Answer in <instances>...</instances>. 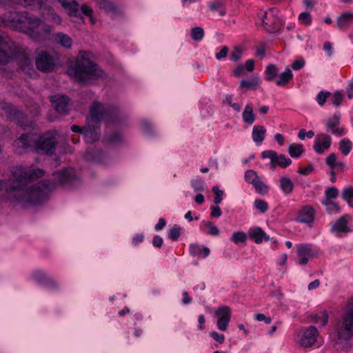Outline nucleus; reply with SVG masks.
<instances>
[{
	"instance_id": "0eeeda50",
	"label": "nucleus",
	"mask_w": 353,
	"mask_h": 353,
	"mask_svg": "<svg viewBox=\"0 0 353 353\" xmlns=\"http://www.w3.org/2000/svg\"><path fill=\"white\" fill-rule=\"evenodd\" d=\"M319 336V332L315 326H309L303 332V334L299 339V343L301 347L304 348H308L313 346L316 342Z\"/></svg>"
},
{
	"instance_id": "338daca9",
	"label": "nucleus",
	"mask_w": 353,
	"mask_h": 353,
	"mask_svg": "<svg viewBox=\"0 0 353 353\" xmlns=\"http://www.w3.org/2000/svg\"><path fill=\"white\" fill-rule=\"evenodd\" d=\"M210 210H211V213H210L211 217L217 218L221 215V210L218 205L212 206L210 208Z\"/></svg>"
},
{
	"instance_id": "b1692460",
	"label": "nucleus",
	"mask_w": 353,
	"mask_h": 353,
	"mask_svg": "<svg viewBox=\"0 0 353 353\" xmlns=\"http://www.w3.org/2000/svg\"><path fill=\"white\" fill-rule=\"evenodd\" d=\"M278 79L276 81V84L279 86H285L286 85L290 80L293 78V74L292 71L287 68L285 72L281 73V74H278Z\"/></svg>"
},
{
	"instance_id": "79ce46f5",
	"label": "nucleus",
	"mask_w": 353,
	"mask_h": 353,
	"mask_svg": "<svg viewBox=\"0 0 353 353\" xmlns=\"http://www.w3.org/2000/svg\"><path fill=\"white\" fill-rule=\"evenodd\" d=\"M232 240L236 244L245 243L247 240V236L243 232H236L232 234Z\"/></svg>"
},
{
	"instance_id": "5701e85b",
	"label": "nucleus",
	"mask_w": 353,
	"mask_h": 353,
	"mask_svg": "<svg viewBox=\"0 0 353 353\" xmlns=\"http://www.w3.org/2000/svg\"><path fill=\"white\" fill-rule=\"evenodd\" d=\"M353 22V13L345 12L342 14L337 19V25L339 29L346 30Z\"/></svg>"
},
{
	"instance_id": "69168bd1",
	"label": "nucleus",
	"mask_w": 353,
	"mask_h": 353,
	"mask_svg": "<svg viewBox=\"0 0 353 353\" xmlns=\"http://www.w3.org/2000/svg\"><path fill=\"white\" fill-rule=\"evenodd\" d=\"M245 67L242 64H239L233 70V74L236 77H239L240 76H241L244 71H245Z\"/></svg>"
},
{
	"instance_id": "1a4fd4ad",
	"label": "nucleus",
	"mask_w": 353,
	"mask_h": 353,
	"mask_svg": "<svg viewBox=\"0 0 353 353\" xmlns=\"http://www.w3.org/2000/svg\"><path fill=\"white\" fill-rule=\"evenodd\" d=\"M277 14L278 10L274 8L264 14L262 24L270 32H274L279 28V19L277 17Z\"/></svg>"
},
{
	"instance_id": "37998d69",
	"label": "nucleus",
	"mask_w": 353,
	"mask_h": 353,
	"mask_svg": "<svg viewBox=\"0 0 353 353\" xmlns=\"http://www.w3.org/2000/svg\"><path fill=\"white\" fill-rule=\"evenodd\" d=\"M243 54V48L240 46H234L232 52L230 54V59L234 61H238L241 59Z\"/></svg>"
},
{
	"instance_id": "c756f323",
	"label": "nucleus",
	"mask_w": 353,
	"mask_h": 353,
	"mask_svg": "<svg viewBox=\"0 0 353 353\" xmlns=\"http://www.w3.org/2000/svg\"><path fill=\"white\" fill-rule=\"evenodd\" d=\"M279 70L274 64H269L265 71V79L268 81H274L279 74Z\"/></svg>"
},
{
	"instance_id": "9d476101",
	"label": "nucleus",
	"mask_w": 353,
	"mask_h": 353,
	"mask_svg": "<svg viewBox=\"0 0 353 353\" xmlns=\"http://www.w3.org/2000/svg\"><path fill=\"white\" fill-rule=\"evenodd\" d=\"M36 65L38 70L44 72H50L54 67V61L49 54L41 52L36 59Z\"/></svg>"
},
{
	"instance_id": "a18cd8bd",
	"label": "nucleus",
	"mask_w": 353,
	"mask_h": 353,
	"mask_svg": "<svg viewBox=\"0 0 353 353\" xmlns=\"http://www.w3.org/2000/svg\"><path fill=\"white\" fill-rule=\"evenodd\" d=\"M258 179L259 176L256 172L252 170L245 172V179L248 183L253 184Z\"/></svg>"
},
{
	"instance_id": "8fccbe9b",
	"label": "nucleus",
	"mask_w": 353,
	"mask_h": 353,
	"mask_svg": "<svg viewBox=\"0 0 353 353\" xmlns=\"http://www.w3.org/2000/svg\"><path fill=\"white\" fill-rule=\"evenodd\" d=\"M212 192L215 194V197L214 199V203L216 205L219 204L222 200V196L223 194V191L219 189L217 186H214L212 188Z\"/></svg>"
},
{
	"instance_id": "2eb2a0df",
	"label": "nucleus",
	"mask_w": 353,
	"mask_h": 353,
	"mask_svg": "<svg viewBox=\"0 0 353 353\" xmlns=\"http://www.w3.org/2000/svg\"><path fill=\"white\" fill-rule=\"evenodd\" d=\"M331 137L325 133H321L316 135L314 149L319 153L322 154L325 150L330 148L331 145Z\"/></svg>"
},
{
	"instance_id": "bb28decb",
	"label": "nucleus",
	"mask_w": 353,
	"mask_h": 353,
	"mask_svg": "<svg viewBox=\"0 0 353 353\" xmlns=\"http://www.w3.org/2000/svg\"><path fill=\"white\" fill-rule=\"evenodd\" d=\"M266 130L262 125H255L252 130V139L255 142H262L265 138Z\"/></svg>"
},
{
	"instance_id": "72a5a7b5",
	"label": "nucleus",
	"mask_w": 353,
	"mask_h": 353,
	"mask_svg": "<svg viewBox=\"0 0 353 353\" xmlns=\"http://www.w3.org/2000/svg\"><path fill=\"white\" fill-rule=\"evenodd\" d=\"M210 8L212 11L217 10L219 12L220 16L223 17L225 14L226 12L224 9V3L221 0H214L209 5Z\"/></svg>"
},
{
	"instance_id": "f8f14e48",
	"label": "nucleus",
	"mask_w": 353,
	"mask_h": 353,
	"mask_svg": "<svg viewBox=\"0 0 353 353\" xmlns=\"http://www.w3.org/2000/svg\"><path fill=\"white\" fill-rule=\"evenodd\" d=\"M83 135L86 137V141L93 143L99 140V123L85 121Z\"/></svg>"
},
{
	"instance_id": "4be33fe9",
	"label": "nucleus",
	"mask_w": 353,
	"mask_h": 353,
	"mask_svg": "<svg viewBox=\"0 0 353 353\" xmlns=\"http://www.w3.org/2000/svg\"><path fill=\"white\" fill-rule=\"evenodd\" d=\"M298 256L300 258L299 263L305 265L308 262L307 256L312 255V248L308 245H299L298 246Z\"/></svg>"
},
{
	"instance_id": "680f3d73",
	"label": "nucleus",
	"mask_w": 353,
	"mask_h": 353,
	"mask_svg": "<svg viewBox=\"0 0 353 353\" xmlns=\"http://www.w3.org/2000/svg\"><path fill=\"white\" fill-rule=\"evenodd\" d=\"M336 156L334 153L330 154L326 159V163L333 169L335 167Z\"/></svg>"
},
{
	"instance_id": "393cba45",
	"label": "nucleus",
	"mask_w": 353,
	"mask_h": 353,
	"mask_svg": "<svg viewBox=\"0 0 353 353\" xmlns=\"http://www.w3.org/2000/svg\"><path fill=\"white\" fill-rule=\"evenodd\" d=\"M332 230L336 232L347 233L349 232V229L347 228V221L345 215L341 216L336 221L335 224L332 226Z\"/></svg>"
},
{
	"instance_id": "c03bdc74",
	"label": "nucleus",
	"mask_w": 353,
	"mask_h": 353,
	"mask_svg": "<svg viewBox=\"0 0 353 353\" xmlns=\"http://www.w3.org/2000/svg\"><path fill=\"white\" fill-rule=\"evenodd\" d=\"M276 152L274 150H267L262 152L261 156L263 158H269L271 160V166L274 168V163L276 157Z\"/></svg>"
},
{
	"instance_id": "603ef678",
	"label": "nucleus",
	"mask_w": 353,
	"mask_h": 353,
	"mask_svg": "<svg viewBox=\"0 0 353 353\" xmlns=\"http://www.w3.org/2000/svg\"><path fill=\"white\" fill-rule=\"evenodd\" d=\"M181 228L179 227H174L172 228L168 234L169 238L172 241H176L178 239L181 234Z\"/></svg>"
},
{
	"instance_id": "de8ad7c7",
	"label": "nucleus",
	"mask_w": 353,
	"mask_h": 353,
	"mask_svg": "<svg viewBox=\"0 0 353 353\" xmlns=\"http://www.w3.org/2000/svg\"><path fill=\"white\" fill-rule=\"evenodd\" d=\"M331 96V93L329 92H323L321 91L319 93L316 100L318 103L320 105H323L327 100V99Z\"/></svg>"
},
{
	"instance_id": "cd10ccee",
	"label": "nucleus",
	"mask_w": 353,
	"mask_h": 353,
	"mask_svg": "<svg viewBox=\"0 0 353 353\" xmlns=\"http://www.w3.org/2000/svg\"><path fill=\"white\" fill-rule=\"evenodd\" d=\"M243 121L248 124H252L255 120V115L253 112V108L251 104H248L243 112Z\"/></svg>"
},
{
	"instance_id": "ddd939ff",
	"label": "nucleus",
	"mask_w": 353,
	"mask_h": 353,
	"mask_svg": "<svg viewBox=\"0 0 353 353\" xmlns=\"http://www.w3.org/2000/svg\"><path fill=\"white\" fill-rule=\"evenodd\" d=\"M106 113V109L103 105L99 103H94L90 108V114L85 121L99 123Z\"/></svg>"
},
{
	"instance_id": "473e14b6",
	"label": "nucleus",
	"mask_w": 353,
	"mask_h": 353,
	"mask_svg": "<svg viewBox=\"0 0 353 353\" xmlns=\"http://www.w3.org/2000/svg\"><path fill=\"white\" fill-rule=\"evenodd\" d=\"M259 84V77H254L252 79L249 81H241L240 83V88H247L249 90H255L258 85Z\"/></svg>"
},
{
	"instance_id": "ea45409f",
	"label": "nucleus",
	"mask_w": 353,
	"mask_h": 353,
	"mask_svg": "<svg viewBox=\"0 0 353 353\" xmlns=\"http://www.w3.org/2000/svg\"><path fill=\"white\" fill-rule=\"evenodd\" d=\"M254 205L261 213L265 212L269 208V205L265 201L259 199L254 201Z\"/></svg>"
},
{
	"instance_id": "7ed1b4c3",
	"label": "nucleus",
	"mask_w": 353,
	"mask_h": 353,
	"mask_svg": "<svg viewBox=\"0 0 353 353\" xmlns=\"http://www.w3.org/2000/svg\"><path fill=\"white\" fill-rule=\"evenodd\" d=\"M8 20L16 23V26L23 29L34 40L43 39L52 30L49 25L39 19L17 12L10 13Z\"/></svg>"
},
{
	"instance_id": "e2e57ef3",
	"label": "nucleus",
	"mask_w": 353,
	"mask_h": 353,
	"mask_svg": "<svg viewBox=\"0 0 353 353\" xmlns=\"http://www.w3.org/2000/svg\"><path fill=\"white\" fill-rule=\"evenodd\" d=\"M229 52V48L227 46H223L221 51L215 54V57L220 60L223 58H225Z\"/></svg>"
},
{
	"instance_id": "dca6fc26",
	"label": "nucleus",
	"mask_w": 353,
	"mask_h": 353,
	"mask_svg": "<svg viewBox=\"0 0 353 353\" xmlns=\"http://www.w3.org/2000/svg\"><path fill=\"white\" fill-rule=\"evenodd\" d=\"M340 121L341 116L334 114L327 120L325 123L327 130H330L333 134L338 137L342 136L345 132V128L343 127H339Z\"/></svg>"
},
{
	"instance_id": "e433bc0d",
	"label": "nucleus",
	"mask_w": 353,
	"mask_h": 353,
	"mask_svg": "<svg viewBox=\"0 0 353 353\" xmlns=\"http://www.w3.org/2000/svg\"><path fill=\"white\" fill-rule=\"evenodd\" d=\"M256 191L261 194H265L268 191V187L259 178L252 184Z\"/></svg>"
},
{
	"instance_id": "a19ab883",
	"label": "nucleus",
	"mask_w": 353,
	"mask_h": 353,
	"mask_svg": "<svg viewBox=\"0 0 353 353\" xmlns=\"http://www.w3.org/2000/svg\"><path fill=\"white\" fill-rule=\"evenodd\" d=\"M342 196L353 208V188L350 187L345 189L342 193Z\"/></svg>"
},
{
	"instance_id": "4c0bfd02",
	"label": "nucleus",
	"mask_w": 353,
	"mask_h": 353,
	"mask_svg": "<svg viewBox=\"0 0 353 353\" xmlns=\"http://www.w3.org/2000/svg\"><path fill=\"white\" fill-rule=\"evenodd\" d=\"M339 148L344 155H347L352 150V143L349 139H342L339 143Z\"/></svg>"
},
{
	"instance_id": "774afa93",
	"label": "nucleus",
	"mask_w": 353,
	"mask_h": 353,
	"mask_svg": "<svg viewBox=\"0 0 353 353\" xmlns=\"http://www.w3.org/2000/svg\"><path fill=\"white\" fill-rule=\"evenodd\" d=\"M210 336L212 338L219 342L220 344L223 343L225 339L224 335L221 334H219L216 332H212L210 333Z\"/></svg>"
},
{
	"instance_id": "aec40b11",
	"label": "nucleus",
	"mask_w": 353,
	"mask_h": 353,
	"mask_svg": "<svg viewBox=\"0 0 353 353\" xmlns=\"http://www.w3.org/2000/svg\"><path fill=\"white\" fill-rule=\"evenodd\" d=\"M53 176L61 184L69 183L74 179V172L71 168L56 172Z\"/></svg>"
},
{
	"instance_id": "20e7f679",
	"label": "nucleus",
	"mask_w": 353,
	"mask_h": 353,
	"mask_svg": "<svg viewBox=\"0 0 353 353\" xmlns=\"http://www.w3.org/2000/svg\"><path fill=\"white\" fill-rule=\"evenodd\" d=\"M17 147L28 149L34 147L37 152L51 155L56 149L54 135L48 132L37 139L36 134H22L15 141Z\"/></svg>"
},
{
	"instance_id": "0e129e2a",
	"label": "nucleus",
	"mask_w": 353,
	"mask_h": 353,
	"mask_svg": "<svg viewBox=\"0 0 353 353\" xmlns=\"http://www.w3.org/2000/svg\"><path fill=\"white\" fill-rule=\"evenodd\" d=\"M192 186L196 191H202L204 190V182L201 179L195 180L192 182Z\"/></svg>"
},
{
	"instance_id": "6e6552de",
	"label": "nucleus",
	"mask_w": 353,
	"mask_h": 353,
	"mask_svg": "<svg viewBox=\"0 0 353 353\" xmlns=\"http://www.w3.org/2000/svg\"><path fill=\"white\" fill-rule=\"evenodd\" d=\"M53 108L59 114H65L69 112L70 99L65 95L55 94L50 97Z\"/></svg>"
},
{
	"instance_id": "7c9ffc66",
	"label": "nucleus",
	"mask_w": 353,
	"mask_h": 353,
	"mask_svg": "<svg viewBox=\"0 0 353 353\" xmlns=\"http://www.w3.org/2000/svg\"><path fill=\"white\" fill-rule=\"evenodd\" d=\"M101 156H106V155L101 150H89V151H87L84 154V157H85V159L87 160L94 161L96 162L101 161V159L99 158V157H101Z\"/></svg>"
},
{
	"instance_id": "a878e982",
	"label": "nucleus",
	"mask_w": 353,
	"mask_h": 353,
	"mask_svg": "<svg viewBox=\"0 0 353 353\" xmlns=\"http://www.w3.org/2000/svg\"><path fill=\"white\" fill-rule=\"evenodd\" d=\"M309 318L312 322L320 323L321 326H324L327 323L328 314L326 311H322L317 314H311Z\"/></svg>"
},
{
	"instance_id": "3c124183",
	"label": "nucleus",
	"mask_w": 353,
	"mask_h": 353,
	"mask_svg": "<svg viewBox=\"0 0 353 353\" xmlns=\"http://www.w3.org/2000/svg\"><path fill=\"white\" fill-rule=\"evenodd\" d=\"M81 12L90 17V22L93 24L94 23V21L92 17L93 10L92 9L88 6L87 5H83L81 8Z\"/></svg>"
},
{
	"instance_id": "a211bd4d",
	"label": "nucleus",
	"mask_w": 353,
	"mask_h": 353,
	"mask_svg": "<svg viewBox=\"0 0 353 353\" xmlns=\"http://www.w3.org/2000/svg\"><path fill=\"white\" fill-rule=\"evenodd\" d=\"M314 208L310 205H306L299 212L296 221L302 223H310L314 220Z\"/></svg>"
},
{
	"instance_id": "09e8293b",
	"label": "nucleus",
	"mask_w": 353,
	"mask_h": 353,
	"mask_svg": "<svg viewBox=\"0 0 353 353\" xmlns=\"http://www.w3.org/2000/svg\"><path fill=\"white\" fill-rule=\"evenodd\" d=\"M343 99V95L339 91H336L332 95V103L334 105L338 107L341 105Z\"/></svg>"
},
{
	"instance_id": "864d4df0",
	"label": "nucleus",
	"mask_w": 353,
	"mask_h": 353,
	"mask_svg": "<svg viewBox=\"0 0 353 353\" xmlns=\"http://www.w3.org/2000/svg\"><path fill=\"white\" fill-rule=\"evenodd\" d=\"M45 18L48 21L56 23L57 25H60L61 23V17L53 12L48 13Z\"/></svg>"
},
{
	"instance_id": "9b49d317",
	"label": "nucleus",
	"mask_w": 353,
	"mask_h": 353,
	"mask_svg": "<svg viewBox=\"0 0 353 353\" xmlns=\"http://www.w3.org/2000/svg\"><path fill=\"white\" fill-rule=\"evenodd\" d=\"M215 315L219 317L217 327L222 331H225L231 317V310L228 306L219 307L215 312Z\"/></svg>"
},
{
	"instance_id": "f03ea898",
	"label": "nucleus",
	"mask_w": 353,
	"mask_h": 353,
	"mask_svg": "<svg viewBox=\"0 0 353 353\" xmlns=\"http://www.w3.org/2000/svg\"><path fill=\"white\" fill-rule=\"evenodd\" d=\"M69 76L80 82H89L103 75V71L90 59V54L81 52L73 65L68 69Z\"/></svg>"
},
{
	"instance_id": "13d9d810",
	"label": "nucleus",
	"mask_w": 353,
	"mask_h": 353,
	"mask_svg": "<svg viewBox=\"0 0 353 353\" xmlns=\"http://www.w3.org/2000/svg\"><path fill=\"white\" fill-rule=\"evenodd\" d=\"M190 252L194 256H201L202 247L196 244H192L190 247Z\"/></svg>"
},
{
	"instance_id": "f704fd0d",
	"label": "nucleus",
	"mask_w": 353,
	"mask_h": 353,
	"mask_svg": "<svg viewBox=\"0 0 353 353\" xmlns=\"http://www.w3.org/2000/svg\"><path fill=\"white\" fill-rule=\"evenodd\" d=\"M303 151V146L301 144H291L288 148V152L292 157H299Z\"/></svg>"
},
{
	"instance_id": "4d7b16f0",
	"label": "nucleus",
	"mask_w": 353,
	"mask_h": 353,
	"mask_svg": "<svg viewBox=\"0 0 353 353\" xmlns=\"http://www.w3.org/2000/svg\"><path fill=\"white\" fill-rule=\"evenodd\" d=\"M326 197L335 199L339 195V190L334 187L329 188L325 192Z\"/></svg>"
},
{
	"instance_id": "49530a36",
	"label": "nucleus",
	"mask_w": 353,
	"mask_h": 353,
	"mask_svg": "<svg viewBox=\"0 0 353 353\" xmlns=\"http://www.w3.org/2000/svg\"><path fill=\"white\" fill-rule=\"evenodd\" d=\"M112 146L118 145L121 143L123 140V137L121 131H117L114 132H112Z\"/></svg>"
},
{
	"instance_id": "5fc2aeb1",
	"label": "nucleus",
	"mask_w": 353,
	"mask_h": 353,
	"mask_svg": "<svg viewBox=\"0 0 353 353\" xmlns=\"http://www.w3.org/2000/svg\"><path fill=\"white\" fill-rule=\"evenodd\" d=\"M97 5L101 9L104 10L106 12L110 10V5L108 0H95Z\"/></svg>"
},
{
	"instance_id": "f257e3e1",
	"label": "nucleus",
	"mask_w": 353,
	"mask_h": 353,
	"mask_svg": "<svg viewBox=\"0 0 353 353\" xmlns=\"http://www.w3.org/2000/svg\"><path fill=\"white\" fill-rule=\"evenodd\" d=\"M43 175L44 171L39 168H14L8 179L0 180V192L4 189L9 201L25 208L39 204L48 199L55 188V183L43 180L28 186V183Z\"/></svg>"
},
{
	"instance_id": "c9c22d12",
	"label": "nucleus",
	"mask_w": 353,
	"mask_h": 353,
	"mask_svg": "<svg viewBox=\"0 0 353 353\" xmlns=\"http://www.w3.org/2000/svg\"><path fill=\"white\" fill-rule=\"evenodd\" d=\"M274 168L276 165H279L281 168H286L292 163V160L289 158H286L285 155L280 154L279 156L276 154L275 159Z\"/></svg>"
},
{
	"instance_id": "052dcab7",
	"label": "nucleus",
	"mask_w": 353,
	"mask_h": 353,
	"mask_svg": "<svg viewBox=\"0 0 353 353\" xmlns=\"http://www.w3.org/2000/svg\"><path fill=\"white\" fill-rule=\"evenodd\" d=\"M299 19L306 25L310 24V23L312 21L311 16H310V13L307 12H302L299 15Z\"/></svg>"
},
{
	"instance_id": "c85d7f7f",
	"label": "nucleus",
	"mask_w": 353,
	"mask_h": 353,
	"mask_svg": "<svg viewBox=\"0 0 353 353\" xmlns=\"http://www.w3.org/2000/svg\"><path fill=\"white\" fill-rule=\"evenodd\" d=\"M55 40L58 43L66 48H70L72 44L71 38L62 32H59L56 34Z\"/></svg>"
},
{
	"instance_id": "58836bf2",
	"label": "nucleus",
	"mask_w": 353,
	"mask_h": 353,
	"mask_svg": "<svg viewBox=\"0 0 353 353\" xmlns=\"http://www.w3.org/2000/svg\"><path fill=\"white\" fill-rule=\"evenodd\" d=\"M190 34L194 41H200L204 36V30L201 27H194L191 30Z\"/></svg>"
},
{
	"instance_id": "6e6d98bb",
	"label": "nucleus",
	"mask_w": 353,
	"mask_h": 353,
	"mask_svg": "<svg viewBox=\"0 0 353 353\" xmlns=\"http://www.w3.org/2000/svg\"><path fill=\"white\" fill-rule=\"evenodd\" d=\"M112 18L119 17L122 15V10L121 8L114 3H112Z\"/></svg>"
},
{
	"instance_id": "6ab92c4d",
	"label": "nucleus",
	"mask_w": 353,
	"mask_h": 353,
	"mask_svg": "<svg viewBox=\"0 0 353 353\" xmlns=\"http://www.w3.org/2000/svg\"><path fill=\"white\" fill-rule=\"evenodd\" d=\"M58 1L61 4L62 7L66 10L69 16L80 17L81 20L83 19V18L81 17V12L79 10V4L76 1L67 2L64 0Z\"/></svg>"
},
{
	"instance_id": "412c9836",
	"label": "nucleus",
	"mask_w": 353,
	"mask_h": 353,
	"mask_svg": "<svg viewBox=\"0 0 353 353\" xmlns=\"http://www.w3.org/2000/svg\"><path fill=\"white\" fill-rule=\"evenodd\" d=\"M250 239L254 241L256 243H261L263 240L269 241L270 236L259 227L251 229L248 232Z\"/></svg>"
},
{
	"instance_id": "39448f33",
	"label": "nucleus",
	"mask_w": 353,
	"mask_h": 353,
	"mask_svg": "<svg viewBox=\"0 0 353 353\" xmlns=\"http://www.w3.org/2000/svg\"><path fill=\"white\" fill-rule=\"evenodd\" d=\"M338 339L347 341L353 336V304L344 313L343 320L337 324Z\"/></svg>"
},
{
	"instance_id": "bf43d9fd",
	"label": "nucleus",
	"mask_w": 353,
	"mask_h": 353,
	"mask_svg": "<svg viewBox=\"0 0 353 353\" xmlns=\"http://www.w3.org/2000/svg\"><path fill=\"white\" fill-rule=\"evenodd\" d=\"M323 204L328 207H334V210L336 212H339L341 210L340 206L336 203L331 201V198L326 197V199L323 201Z\"/></svg>"
},
{
	"instance_id": "423d86ee",
	"label": "nucleus",
	"mask_w": 353,
	"mask_h": 353,
	"mask_svg": "<svg viewBox=\"0 0 353 353\" xmlns=\"http://www.w3.org/2000/svg\"><path fill=\"white\" fill-rule=\"evenodd\" d=\"M17 52V46L9 37L0 35V64L8 62Z\"/></svg>"
},
{
	"instance_id": "f3484780",
	"label": "nucleus",
	"mask_w": 353,
	"mask_h": 353,
	"mask_svg": "<svg viewBox=\"0 0 353 353\" xmlns=\"http://www.w3.org/2000/svg\"><path fill=\"white\" fill-rule=\"evenodd\" d=\"M5 111L7 117L14 121H16L17 125L24 128L27 126L23 121L21 119H23L24 114L21 112L18 111L16 108L10 105H6L2 108Z\"/></svg>"
},
{
	"instance_id": "4468645a",
	"label": "nucleus",
	"mask_w": 353,
	"mask_h": 353,
	"mask_svg": "<svg viewBox=\"0 0 353 353\" xmlns=\"http://www.w3.org/2000/svg\"><path fill=\"white\" fill-rule=\"evenodd\" d=\"M128 116L119 106L112 105V129L121 128L126 125Z\"/></svg>"
},
{
	"instance_id": "2f4dec72",
	"label": "nucleus",
	"mask_w": 353,
	"mask_h": 353,
	"mask_svg": "<svg viewBox=\"0 0 353 353\" xmlns=\"http://www.w3.org/2000/svg\"><path fill=\"white\" fill-rule=\"evenodd\" d=\"M280 185L282 190L285 194H290L293 190L294 184L292 181L288 177H281L280 179Z\"/></svg>"
}]
</instances>
